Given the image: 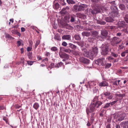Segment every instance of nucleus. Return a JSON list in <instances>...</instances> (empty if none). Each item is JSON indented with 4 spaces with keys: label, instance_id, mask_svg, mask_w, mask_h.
Listing matches in <instances>:
<instances>
[{
    "label": "nucleus",
    "instance_id": "1",
    "mask_svg": "<svg viewBox=\"0 0 128 128\" xmlns=\"http://www.w3.org/2000/svg\"><path fill=\"white\" fill-rule=\"evenodd\" d=\"M102 52V54L104 55H106L108 52V45L106 44H102L101 46Z\"/></svg>",
    "mask_w": 128,
    "mask_h": 128
},
{
    "label": "nucleus",
    "instance_id": "2",
    "mask_svg": "<svg viewBox=\"0 0 128 128\" xmlns=\"http://www.w3.org/2000/svg\"><path fill=\"white\" fill-rule=\"evenodd\" d=\"M121 40L119 38L116 37H114L111 42V44L113 46H116L120 42Z\"/></svg>",
    "mask_w": 128,
    "mask_h": 128
},
{
    "label": "nucleus",
    "instance_id": "3",
    "mask_svg": "<svg viewBox=\"0 0 128 128\" xmlns=\"http://www.w3.org/2000/svg\"><path fill=\"white\" fill-rule=\"evenodd\" d=\"M59 54L60 57L62 58H65L68 59L69 58V56L68 54L64 52H63L62 51L59 52Z\"/></svg>",
    "mask_w": 128,
    "mask_h": 128
},
{
    "label": "nucleus",
    "instance_id": "4",
    "mask_svg": "<svg viewBox=\"0 0 128 128\" xmlns=\"http://www.w3.org/2000/svg\"><path fill=\"white\" fill-rule=\"evenodd\" d=\"M104 59L103 58L101 59H98L96 60H95L96 63L98 65L103 66L104 65Z\"/></svg>",
    "mask_w": 128,
    "mask_h": 128
},
{
    "label": "nucleus",
    "instance_id": "5",
    "mask_svg": "<svg viewBox=\"0 0 128 128\" xmlns=\"http://www.w3.org/2000/svg\"><path fill=\"white\" fill-rule=\"evenodd\" d=\"M80 61L83 63L87 64L89 63L90 60L84 57H80L79 58Z\"/></svg>",
    "mask_w": 128,
    "mask_h": 128
},
{
    "label": "nucleus",
    "instance_id": "6",
    "mask_svg": "<svg viewBox=\"0 0 128 128\" xmlns=\"http://www.w3.org/2000/svg\"><path fill=\"white\" fill-rule=\"evenodd\" d=\"M90 110L89 112H93L96 110V108L94 104V103H92L90 106Z\"/></svg>",
    "mask_w": 128,
    "mask_h": 128
},
{
    "label": "nucleus",
    "instance_id": "7",
    "mask_svg": "<svg viewBox=\"0 0 128 128\" xmlns=\"http://www.w3.org/2000/svg\"><path fill=\"white\" fill-rule=\"evenodd\" d=\"M108 32L105 30H104L101 32V36L100 37V38H105L107 36L108 34Z\"/></svg>",
    "mask_w": 128,
    "mask_h": 128
},
{
    "label": "nucleus",
    "instance_id": "8",
    "mask_svg": "<svg viewBox=\"0 0 128 128\" xmlns=\"http://www.w3.org/2000/svg\"><path fill=\"white\" fill-rule=\"evenodd\" d=\"M126 117V114L125 113L122 112L119 115V117L118 120V121H122Z\"/></svg>",
    "mask_w": 128,
    "mask_h": 128
},
{
    "label": "nucleus",
    "instance_id": "9",
    "mask_svg": "<svg viewBox=\"0 0 128 128\" xmlns=\"http://www.w3.org/2000/svg\"><path fill=\"white\" fill-rule=\"evenodd\" d=\"M88 84L89 85L90 87V88H92L93 87H94L96 85V82L94 81H90L88 82Z\"/></svg>",
    "mask_w": 128,
    "mask_h": 128
},
{
    "label": "nucleus",
    "instance_id": "10",
    "mask_svg": "<svg viewBox=\"0 0 128 128\" xmlns=\"http://www.w3.org/2000/svg\"><path fill=\"white\" fill-rule=\"evenodd\" d=\"M98 85L100 86H108V84L106 81H103L100 83L98 84Z\"/></svg>",
    "mask_w": 128,
    "mask_h": 128
},
{
    "label": "nucleus",
    "instance_id": "11",
    "mask_svg": "<svg viewBox=\"0 0 128 128\" xmlns=\"http://www.w3.org/2000/svg\"><path fill=\"white\" fill-rule=\"evenodd\" d=\"M87 6L84 4H81L78 6V11H81L84 10V7H86Z\"/></svg>",
    "mask_w": 128,
    "mask_h": 128
},
{
    "label": "nucleus",
    "instance_id": "12",
    "mask_svg": "<svg viewBox=\"0 0 128 128\" xmlns=\"http://www.w3.org/2000/svg\"><path fill=\"white\" fill-rule=\"evenodd\" d=\"M118 26L119 28H124L125 26V23L123 21H119L118 22Z\"/></svg>",
    "mask_w": 128,
    "mask_h": 128
},
{
    "label": "nucleus",
    "instance_id": "13",
    "mask_svg": "<svg viewBox=\"0 0 128 128\" xmlns=\"http://www.w3.org/2000/svg\"><path fill=\"white\" fill-rule=\"evenodd\" d=\"M76 17V16L74 14H72L70 17V21L72 22H74L75 21V19Z\"/></svg>",
    "mask_w": 128,
    "mask_h": 128
},
{
    "label": "nucleus",
    "instance_id": "14",
    "mask_svg": "<svg viewBox=\"0 0 128 128\" xmlns=\"http://www.w3.org/2000/svg\"><path fill=\"white\" fill-rule=\"evenodd\" d=\"M62 38L63 40H70L71 39V36L70 35H64L62 36Z\"/></svg>",
    "mask_w": 128,
    "mask_h": 128
},
{
    "label": "nucleus",
    "instance_id": "15",
    "mask_svg": "<svg viewBox=\"0 0 128 128\" xmlns=\"http://www.w3.org/2000/svg\"><path fill=\"white\" fill-rule=\"evenodd\" d=\"M94 104L95 105L96 107V108H98L102 104V102L100 101H98L94 102Z\"/></svg>",
    "mask_w": 128,
    "mask_h": 128
},
{
    "label": "nucleus",
    "instance_id": "16",
    "mask_svg": "<svg viewBox=\"0 0 128 128\" xmlns=\"http://www.w3.org/2000/svg\"><path fill=\"white\" fill-rule=\"evenodd\" d=\"M92 51L97 55L98 52V48L96 47H93Z\"/></svg>",
    "mask_w": 128,
    "mask_h": 128
},
{
    "label": "nucleus",
    "instance_id": "17",
    "mask_svg": "<svg viewBox=\"0 0 128 128\" xmlns=\"http://www.w3.org/2000/svg\"><path fill=\"white\" fill-rule=\"evenodd\" d=\"M89 57H91L92 58H93L95 57L96 56V55L92 51L91 52H89Z\"/></svg>",
    "mask_w": 128,
    "mask_h": 128
},
{
    "label": "nucleus",
    "instance_id": "18",
    "mask_svg": "<svg viewBox=\"0 0 128 128\" xmlns=\"http://www.w3.org/2000/svg\"><path fill=\"white\" fill-rule=\"evenodd\" d=\"M90 32H88L87 31H84L82 33V34L83 36H88L90 35Z\"/></svg>",
    "mask_w": 128,
    "mask_h": 128
},
{
    "label": "nucleus",
    "instance_id": "19",
    "mask_svg": "<svg viewBox=\"0 0 128 128\" xmlns=\"http://www.w3.org/2000/svg\"><path fill=\"white\" fill-rule=\"evenodd\" d=\"M89 52H88V51L86 49H84V56L86 57H89Z\"/></svg>",
    "mask_w": 128,
    "mask_h": 128
},
{
    "label": "nucleus",
    "instance_id": "20",
    "mask_svg": "<svg viewBox=\"0 0 128 128\" xmlns=\"http://www.w3.org/2000/svg\"><path fill=\"white\" fill-rule=\"evenodd\" d=\"M69 47L75 50L76 48V46L73 44H72L70 43L69 44Z\"/></svg>",
    "mask_w": 128,
    "mask_h": 128
},
{
    "label": "nucleus",
    "instance_id": "21",
    "mask_svg": "<svg viewBox=\"0 0 128 128\" xmlns=\"http://www.w3.org/2000/svg\"><path fill=\"white\" fill-rule=\"evenodd\" d=\"M106 21L107 22H112L113 20V19L110 17H108L106 18Z\"/></svg>",
    "mask_w": 128,
    "mask_h": 128
},
{
    "label": "nucleus",
    "instance_id": "22",
    "mask_svg": "<svg viewBox=\"0 0 128 128\" xmlns=\"http://www.w3.org/2000/svg\"><path fill=\"white\" fill-rule=\"evenodd\" d=\"M40 106L39 104L37 102H35L33 106L34 108L36 110H37L39 107Z\"/></svg>",
    "mask_w": 128,
    "mask_h": 128
},
{
    "label": "nucleus",
    "instance_id": "23",
    "mask_svg": "<svg viewBox=\"0 0 128 128\" xmlns=\"http://www.w3.org/2000/svg\"><path fill=\"white\" fill-rule=\"evenodd\" d=\"M98 86H94V87H93L92 88V90L94 92V93H96L97 92L98 90Z\"/></svg>",
    "mask_w": 128,
    "mask_h": 128
},
{
    "label": "nucleus",
    "instance_id": "24",
    "mask_svg": "<svg viewBox=\"0 0 128 128\" xmlns=\"http://www.w3.org/2000/svg\"><path fill=\"white\" fill-rule=\"evenodd\" d=\"M89 12L92 13L93 14H96L98 13V11H96L95 12V11L94 10H92V9H90L89 10Z\"/></svg>",
    "mask_w": 128,
    "mask_h": 128
},
{
    "label": "nucleus",
    "instance_id": "25",
    "mask_svg": "<svg viewBox=\"0 0 128 128\" xmlns=\"http://www.w3.org/2000/svg\"><path fill=\"white\" fill-rule=\"evenodd\" d=\"M54 38L58 41H60L61 40V38H60V36L57 35H55Z\"/></svg>",
    "mask_w": 128,
    "mask_h": 128
},
{
    "label": "nucleus",
    "instance_id": "26",
    "mask_svg": "<svg viewBox=\"0 0 128 128\" xmlns=\"http://www.w3.org/2000/svg\"><path fill=\"white\" fill-rule=\"evenodd\" d=\"M74 38L75 39L77 40H80L81 38L80 36L79 35H76L74 36Z\"/></svg>",
    "mask_w": 128,
    "mask_h": 128
},
{
    "label": "nucleus",
    "instance_id": "27",
    "mask_svg": "<svg viewBox=\"0 0 128 128\" xmlns=\"http://www.w3.org/2000/svg\"><path fill=\"white\" fill-rule=\"evenodd\" d=\"M59 7V4L58 3H56L55 4L54 6V7L56 9H58V8Z\"/></svg>",
    "mask_w": 128,
    "mask_h": 128
},
{
    "label": "nucleus",
    "instance_id": "28",
    "mask_svg": "<svg viewBox=\"0 0 128 128\" xmlns=\"http://www.w3.org/2000/svg\"><path fill=\"white\" fill-rule=\"evenodd\" d=\"M111 64L110 63H107L106 64L105 66V68H108L110 67L111 66Z\"/></svg>",
    "mask_w": 128,
    "mask_h": 128
},
{
    "label": "nucleus",
    "instance_id": "29",
    "mask_svg": "<svg viewBox=\"0 0 128 128\" xmlns=\"http://www.w3.org/2000/svg\"><path fill=\"white\" fill-rule=\"evenodd\" d=\"M58 50L56 46H53L51 48V50L53 52H55Z\"/></svg>",
    "mask_w": 128,
    "mask_h": 128
},
{
    "label": "nucleus",
    "instance_id": "30",
    "mask_svg": "<svg viewBox=\"0 0 128 128\" xmlns=\"http://www.w3.org/2000/svg\"><path fill=\"white\" fill-rule=\"evenodd\" d=\"M68 3L69 4H74L75 2L72 0H66Z\"/></svg>",
    "mask_w": 128,
    "mask_h": 128
},
{
    "label": "nucleus",
    "instance_id": "31",
    "mask_svg": "<svg viewBox=\"0 0 128 128\" xmlns=\"http://www.w3.org/2000/svg\"><path fill=\"white\" fill-rule=\"evenodd\" d=\"M40 42V41L39 40H37L36 42L35 45V48H37Z\"/></svg>",
    "mask_w": 128,
    "mask_h": 128
},
{
    "label": "nucleus",
    "instance_id": "32",
    "mask_svg": "<svg viewBox=\"0 0 128 128\" xmlns=\"http://www.w3.org/2000/svg\"><path fill=\"white\" fill-rule=\"evenodd\" d=\"M110 106V103H106L103 107L104 108H108Z\"/></svg>",
    "mask_w": 128,
    "mask_h": 128
},
{
    "label": "nucleus",
    "instance_id": "33",
    "mask_svg": "<svg viewBox=\"0 0 128 128\" xmlns=\"http://www.w3.org/2000/svg\"><path fill=\"white\" fill-rule=\"evenodd\" d=\"M28 64L30 65H32L34 62V61H27Z\"/></svg>",
    "mask_w": 128,
    "mask_h": 128
},
{
    "label": "nucleus",
    "instance_id": "34",
    "mask_svg": "<svg viewBox=\"0 0 128 128\" xmlns=\"http://www.w3.org/2000/svg\"><path fill=\"white\" fill-rule=\"evenodd\" d=\"M76 42L79 46H83L84 44L82 42Z\"/></svg>",
    "mask_w": 128,
    "mask_h": 128
},
{
    "label": "nucleus",
    "instance_id": "35",
    "mask_svg": "<svg viewBox=\"0 0 128 128\" xmlns=\"http://www.w3.org/2000/svg\"><path fill=\"white\" fill-rule=\"evenodd\" d=\"M119 7L121 10H123L124 8V5L123 4H120L119 6Z\"/></svg>",
    "mask_w": 128,
    "mask_h": 128
},
{
    "label": "nucleus",
    "instance_id": "36",
    "mask_svg": "<svg viewBox=\"0 0 128 128\" xmlns=\"http://www.w3.org/2000/svg\"><path fill=\"white\" fill-rule=\"evenodd\" d=\"M78 6L77 5H74V9L76 11H78Z\"/></svg>",
    "mask_w": 128,
    "mask_h": 128
},
{
    "label": "nucleus",
    "instance_id": "37",
    "mask_svg": "<svg viewBox=\"0 0 128 128\" xmlns=\"http://www.w3.org/2000/svg\"><path fill=\"white\" fill-rule=\"evenodd\" d=\"M110 93L108 92H106L104 93V94L105 96H108L110 95Z\"/></svg>",
    "mask_w": 128,
    "mask_h": 128
},
{
    "label": "nucleus",
    "instance_id": "38",
    "mask_svg": "<svg viewBox=\"0 0 128 128\" xmlns=\"http://www.w3.org/2000/svg\"><path fill=\"white\" fill-rule=\"evenodd\" d=\"M64 52H66L70 53L71 52V50L70 49H66L65 50H64Z\"/></svg>",
    "mask_w": 128,
    "mask_h": 128
},
{
    "label": "nucleus",
    "instance_id": "39",
    "mask_svg": "<svg viewBox=\"0 0 128 128\" xmlns=\"http://www.w3.org/2000/svg\"><path fill=\"white\" fill-rule=\"evenodd\" d=\"M121 30L126 33H128V32L127 31L126 28H123L122 30Z\"/></svg>",
    "mask_w": 128,
    "mask_h": 128
},
{
    "label": "nucleus",
    "instance_id": "40",
    "mask_svg": "<svg viewBox=\"0 0 128 128\" xmlns=\"http://www.w3.org/2000/svg\"><path fill=\"white\" fill-rule=\"evenodd\" d=\"M126 54H127L126 52V50L124 52H122L121 54V56L123 57H124L125 56V55Z\"/></svg>",
    "mask_w": 128,
    "mask_h": 128
},
{
    "label": "nucleus",
    "instance_id": "41",
    "mask_svg": "<svg viewBox=\"0 0 128 128\" xmlns=\"http://www.w3.org/2000/svg\"><path fill=\"white\" fill-rule=\"evenodd\" d=\"M28 58L30 59H31L32 58V53H30L28 55Z\"/></svg>",
    "mask_w": 128,
    "mask_h": 128
},
{
    "label": "nucleus",
    "instance_id": "42",
    "mask_svg": "<svg viewBox=\"0 0 128 128\" xmlns=\"http://www.w3.org/2000/svg\"><path fill=\"white\" fill-rule=\"evenodd\" d=\"M62 45L64 46H66L67 45V43L65 42H63L62 44Z\"/></svg>",
    "mask_w": 128,
    "mask_h": 128
},
{
    "label": "nucleus",
    "instance_id": "43",
    "mask_svg": "<svg viewBox=\"0 0 128 128\" xmlns=\"http://www.w3.org/2000/svg\"><path fill=\"white\" fill-rule=\"evenodd\" d=\"M116 102L117 101H114L112 102L109 103H110V105H111L112 106L113 105L115 104Z\"/></svg>",
    "mask_w": 128,
    "mask_h": 128
},
{
    "label": "nucleus",
    "instance_id": "44",
    "mask_svg": "<svg viewBox=\"0 0 128 128\" xmlns=\"http://www.w3.org/2000/svg\"><path fill=\"white\" fill-rule=\"evenodd\" d=\"M21 63H22L23 64H24V58H21Z\"/></svg>",
    "mask_w": 128,
    "mask_h": 128
},
{
    "label": "nucleus",
    "instance_id": "45",
    "mask_svg": "<svg viewBox=\"0 0 128 128\" xmlns=\"http://www.w3.org/2000/svg\"><path fill=\"white\" fill-rule=\"evenodd\" d=\"M66 10V9L65 8H64L62 10L61 12H62V13L63 14H64L66 12H64L63 11H65Z\"/></svg>",
    "mask_w": 128,
    "mask_h": 128
},
{
    "label": "nucleus",
    "instance_id": "46",
    "mask_svg": "<svg viewBox=\"0 0 128 128\" xmlns=\"http://www.w3.org/2000/svg\"><path fill=\"white\" fill-rule=\"evenodd\" d=\"M60 51H62L64 52V50H65V49L63 47H60Z\"/></svg>",
    "mask_w": 128,
    "mask_h": 128
},
{
    "label": "nucleus",
    "instance_id": "47",
    "mask_svg": "<svg viewBox=\"0 0 128 128\" xmlns=\"http://www.w3.org/2000/svg\"><path fill=\"white\" fill-rule=\"evenodd\" d=\"M32 48L31 47H28L27 48V51H29L31 50Z\"/></svg>",
    "mask_w": 128,
    "mask_h": 128
},
{
    "label": "nucleus",
    "instance_id": "48",
    "mask_svg": "<svg viewBox=\"0 0 128 128\" xmlns=\"http://www.w3.org/2000/svg\"><path fill=\"white\" fill-rule=\"evenodd\" d=\"M99 24H101L104 25L106 24V23L104 21H101L100 22Z\"/></svg>",
    "mask_w": 128,
    "mask_h": 128
},
{
    "label": "nucleus",
    "instance_id": "49",
    "mask_svg": "<svg viewBox=\"0 0 128 128\" xmlns=\"http://www.w3.org/2000/svg\"><path fill=\"white\" fill-rule=\"evenodd\" d=\"M113 97L112 96V95H110L108 97V98L109 99H111Z\"/></svg>",
    "mask_w": 128,
    "mask_h": 128
},
{
    "label": "nucleus",
    "instance_id": "50",
    "mask_svg": "<svg viewBox=\"0 0 128 128\" xmlns=\"http://www.w3.org/2000/svg\"><path fill=\"white\" fill-rule=\"evenodd\" d=\"M15 107L16 108H18L21 107V106L18 104H16L15 106Z\"/></svg>",
    "mask_w": 128,
    "mask_h": 128
},
{
    "label": "nucleus",
    "instance_id": "51",
    "mask_svg": "<svg viewBox=\"0 0 128 128\" xmlns=\"http://www.w3.org/2000/svg\"><path fill=\"white\" fill-rule=\"evenodd\" d=\"M37 58L38 60L42 59L41 56H38L37 57Z\"/></svg>",
    "mask_w": 128,
    "mask_h": 128
},
{
    "label": "nucleus",
    "instance_id": "52",
    "mask_svg": "<svg viewBox=\"0 0 128 128\" xmlns=\"http://www.w3.org/2000/svg\"><path fill=\"white\" fill-rule=\"evenodd\" d=\"M112 56H114V57H117L118 56V54L114 53H112Z\"/></svg>",
    "mask_w": 128,
    "mask_h": 128
},
{
    "label": "nucleus",
    "instance_id": "53",
    "mask_svg": "<svg viewBox=\"0 0 128 128\" xmlns=\"http://www.w3.org/2000/svg\"><path fill=\"white\" fill-rule=\"evenodd\" d=\"M95 114L94 113H92L91 114V118L92 119L94 120V115Z\"/></svg>",
    "mask_w": 128,
    "mask_h": 128
},
{
    "label": "nucleus",
    "instance_id": "54",
    "mask_svg": "<svg viewBox=\"0 0 128 128\" xmlns=\"http://www.w3.org/2000/svg\"><path fill=\"white\" fill-rule=\"evenodd\" d=\"M58 64L60 67L63 65V63L62 62H60L58 63Z\"/></svg>",
    "mask_w": 128,
    "mask_h": 128
},
{
    "label": "nucleus",
    "instance_id": "55",
    "mask_svg": "<svg viewBox=\"0 0 128 128\" xmlns=\"http://www.w3.org/2000/svg\"><path fill=\"white\" fill-rule=\"evenodd\" d=\"M17 44H18V46H20L21 45V43L20 41H18L17 42Z\"/></svg>",
    "mask_w": 128,
    "mask_h": 128
},
{
    "label": "nucleus",
    "instance_id": "56",
    "mask_svg": "<svg viewBox=\"0 0 128 128\" xmlns=\"http://www.w3.org/2000/svg\"><path fill=\"white\" fill-rule=\"evenodd\" d=\"M48 59L47 58H46L45 59H44L42 60V62H44L45 61H48Z\"/></svg>",
    "mask_w": 128,
    "mask_h": 128
},
{
    "label": "nucleus",
    "instance_id": "57",
    "mask_svg": "<svg viewBox=\"0 0 128 128\" xmlns=\"http://www.w3.org/2000/svg\"><path fill=\"white\" fill-rule=\"evenodd\" d=\"M6 36L8 38H13L9 34H6Z\"/></svg>",
    "mask_w": 128,
    "mask_h": 128
},
{
    "label": "nucleus",
    "instance_id": "58",
    "mask_svg": "<svg viewBox=\"0 0 128 128\" xmlns=\"http://www.w3.org/2000/svg\"><path fill=\"white\" fill-rule=\"evenodd\" d=\"M92 2H98V0H92Z\"/></svg>",
    "mask_w": 128,
    "mask_h": 128
},
{
    "label": "nucleus",
    "instance_id": "59",
    "mask_svg": "<svg viewBox=\"0 0 128 128\" xmlns=\"http://www.w3.org/2000/svg\"><path fill=\"white\" fill-rule=\"evenodd\" d=\"M108 59L109 60H112L113 59V58L111 57V56H109L108 58Z\"/></svg>",
    "mask_w": 128,
    "mask_h": 128
},
{
    "label": "nucleus",
    "instance_id": "60",
    "mask_svg": "<svg viewBox=\"0 0 128 128\" xmlns=\"http://www.w3.org/2000/svg\"><path fill=\"white\" fill-rule=\"evenodd\" d=\"M121 34H122L121 33H120V32L116 34V36H120L121 35Z\"/></svg>",
    "mask_w": 128,
    "mask_h": 128
},
{
    "label": "nucleus",
    "instance_id": "61",
    "mask_svg": "<svg viewBox=\"0 0 128 128\" xmlns=\"http://www.w3.org/2000/svg\"><path fill=\"white\" fill-rule=\"evenodd\" d=\"M117 81H115V82H114L113 83V84L116 86H117L118 84H117Z\"/></svg>",
    "mask_w": 128,
    "mask_h": 128
},
{
    "label": "nucleus",
    "instance_id": "62",
    "mask_svg": "<svg viewBox=\"0 0 128 128\" xmlns=\"http://www.w3.org/2000/svg\"><path fill=\"white\" fill-rule=\"evenodd\" d=\"M50 54L49 52H47L46 54V55L47 56H50Z\"/></svg>",
    "mask_w": 128,
    "mask_h": 128
},
{
    "label": "nucleus",
    "instance_id": "63",
    "mask_svg": "<svg viewBox=\"0 0 128 128\" xmlns=\"http://www.w3.org/2000/svg\"><path fill=\"white\" fill-rule=\"evenodd\" d=\"M21 30L22 32H23L25 31V29L24 28L22 27L21 28Z\"/></svg>",
    "mask_w": 128,
    "mask_h": 128
},
{
    "label": "nucleus",
    "instance_id": "64",
    "mask_svg": "<svg viewBox=\"0 0 128 128\" xmlns=\"http://www.w3.org/2000/svg\"><path fill=\"white\" fill-rule=\"evenodd\" d=\"M60 67L59 64H57L55 66V68H58Z\"/></svg>",
    "mask_w": 128,
    "mask_h": 128
}]
</instances>
